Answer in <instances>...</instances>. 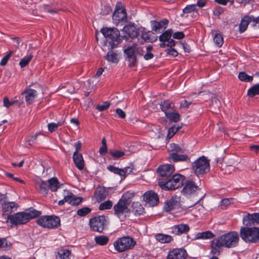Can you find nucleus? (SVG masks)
<instances>
[{
	"label": "nucleus",
	"mask_w": 259,
	"mask_h": 259,
	"mask_svg": "<svg viewBox=\"0 0 259 259\" xmlns=\"http://www.w3.org/2000/svg\"><path fill=\"white\" fill-rule=\"evenodd\" d=\"M239 241V235L237 232L232 231L225 233L213 239L211 243V252L218 254L222 247L232 248L236 246Z\"/></svg>",
	"instance_id": "f257e3e1"
},
{
	"label": "nucleus",
	"mask_w": 259,
	"mask_h": 259,
	"mask_svg": "<svg viewBox=\"0 0 259 259\" xmlns=\"http://www.w3.org/2000/svg\"><path fill=\"white\" fill-rule=\"evenodd\" d=\"M101 32L106 39L104 45L109 49H113L120 42V33L117 28L105 27L101 29Z\"/></svg>",
	"instance_id": "f03ea898"
},
{
	"label": "nucleus",
	"mask_w": 259,
	"mask_h": 259,
	"mask_svg": "<svg viewBox=\"0 0 259 259\" xmlns=\"http://www.w3.org/2000/svg\"><path fill=\"white\" fill-rule=\"evenodd\" d=\"M40 214L39 211L33 210L28 212H18L14 215L8 216V220L13 225H20L25 224L30 220L38 216Z\"/></svg>",
	"instance_id": "7ed1b4c3"
},
{
	"label": "nucleus",
	"mask_w": 259,
	"mask_h": 259,
	"mask_svg": "<svg viewBox=\"0 0 259 259\" xmlns=\"http://www.w3.org/2000/svg\"><path fill=\"white\" fill-rule=\"evenodd\" d=\"M240 237L246 243H255L259 242V228L256 227H242Z\"/></svg>",
	"instance_id": "20e7f679"
},
{
	"label": "nucleus",
	"mask_w": 259,
	"mask_h": 259,
	"mask_svg": "<svg viewBox=\"0 0 259 259\" xmlns=\"http://www.w3.org/2000/svg\"><path fill=\"white\" fill-rule=\"evenodd\" d=\"M200 190L193 182L188 181L183 189V192L187 196H192L193 197H197L194 204V205H195L205 197V194L204 193H201L199 194Z\"/></svg>",
	"instance_id": "39448f33"
},
{
	"label": "nucleus",
	"mask_w": 259,
	"mask_h": 259,
	"mask_svg": "<svg viewBox=\"0 0 259 259\" xmlns=\"http://www.w3.org/2000/svg\"><path fill=\"white\" fill-rule=\"evenodd\" d=\"M136 244V241L132 238L125 236L117 239L114 242L113 245L117 252H122L132 249Z\"/></svg>",
	"instance_id": "423d86ee"
},
{
	"label": "nucleus",
	"mask_w": 259,
	"mask_h": 259,
	"mask_svg": "<svg viewBox=\"0 0 259 259\" xmlns=\"http://www.w3.org/2000/svg\"><path fill=\"white\" fill-rule=\"evenodd\" d=\"M37 223L44 228L54 229L60 225V220L55 215L42 216L37 219Z\"/></svg>",
	"instance_id": "0eeeda50"
},
{
	"label": "nucleus",
	"mask_w": 259,
	"mask_h": 259,
	"mask_svg": "<svg viewBox=\"0 0 259 259\" xmlns=\"http://www.w3.org/2000/svg\"><path fill=\"white\" fill-rule=\"evenodd\" d=\"M192 166L194 172L197 176L206 173L209 170V160L204 156L195 161Z\"/></svg>",
	"instance_id": "6e6552de"
},
{
	"label": "nucleus",
	"mask_w": 259,
	"mask_h": 259,
	"mask_svg": "<svg viewBox=\"0 0 259 259\" xmlns=\"http://www.w3.org/2000/svg\"><path fill=\"white\" fill-rule=\"evenodd\" d=\"M130 204L121 199L114 206V214L120 219L122 220L130 214Z\"/></svg>",
	"instance_id": "1a4fd4ad"
},
{
	"label": "nucleus",
	"mask_w": 259,
	"mask_h": 259,
	"mask_svg": "<svg viewBox=\"0 0 259 259\" xmlns=\"http://www.w3.org/2000/svg\"><path fill=\"white\" fill-rule=\"evenodd\" d=\"M107 224V220L103 215L98 216L90 219V225L92 230L102 232Z\"/></svg>",
	"instance_id": "9d476101"
},
{
	"label": "nucleus",
	"mask_w": 259,
	"mask_h": 259,
	"mask_svg": "<svg viewBox=\"0 0 259 259\" xmlns=\"http://www.w3.org/2000/svg\"><path fill=\"white\" fill-rule=\"evenodd\" d=\"M112 19L114 23L118 24L120 22L126 20V13L121 3L117 4L116 9L113 14Z\"/></svg>",
	"instance_id": "9b49d317"
},
{
	"label": "nucleus",
	"mask_w": 259,
	"mask_h": 259,
	"mask_svg": "<svg viewBox=\"0 0 259 259\" xmlns=\"http://www.w3.org/2000/svg\"><path fill=\"white\" fill-rule=\"evenodd\" d=\"M181 198L177 196L172 197L165 202L164 209L166 211H170L172 210L179 208L181 206Z\"/></svg>",
	"instance_id": "f8f14e48"
},
{
	"label": "nucleus",
	"mask_w": 259,
	"mask_h": 259,
	"mask_svg": "<svg viewBox=\"0 0 259 259\" xmlns=\"http://www.w3.org/2000/svg\"><path fill=\"white\" fill-rule=\"evenodd\" d=\"M143 199L147 205L152 207L156 205L159 200L157 194L152 191L145 193L143 195Z\"/></svg>",
	"instance_id": "ddd939ff"
},
{
	"label": "nucleus",
	"mask_w": 259,
	"mask_h": 259,
	"mask_svg": "<svg viewBox=\"0 0 259 259\" xmlns=\"http://www.w3.org/2000/svg\"><path fill=\"white\" fill-rule=\"evenodd\" d=\"M123 52L126 56V58L130 62V65L134 66L136 62L135 45L133 44L127 47L124 46L123 47Z\"/></svg>",
	"instance_id": "4468645a"
},
{
	"label": "nucleus",
	"mask_w": 259,
	"mask_h": 259,
	"mask_svg": "<svg viewBox=\"0 0 259 259\" xmlns=\"http://www.w3.org/2000/svg\"><path fill=\"white\" fill-rule=\"evenodd\" d=\"M175 167L171 164H165L159 166L157 169L158 175L161 177H168L174 172Z\"/></svg>",
	"instance_id": "2eb2a0df"
},
{
	"label": "nucleus",
	"mask_w": 259,
	"mask_h": 259,
	"mask_svg": "<svg viewBox=\"0 0 259 259\" xmlns=\"http://www.w3.org/2000/svg\"><path fill=\"white\" fill-rule=\"evenodd\" d=\"M122 32L124 33L123 37L134 38L138 36L139 33L136 27L133 24H129L124 26Z\"/></svg>",
	"instance_id": "dca6fc26"
},
{
	"label": "nucleus",
	"mask_w": 259,
	"mask_h": 259,
	"mask_svg": "<svg viewBox=\"0 0 259 259\" xmlns=\"http://www.w3.org/2000/svg\"><path fill=\"white\" fill-rule=\"evenodd\" d=\"M18 205L15 202L4 201L2 204V210L5 215L10 214L14 211L17 210Z\"/></svg>",
	"instance_id": "f3484780"
},
{
	"label": "nucleus",
	"mask_w": 259,
	"mask_h": 259,
	"mask_svg": "<svg viewBox=\"0 0 259 259\" xmlns=\"http://www.w3.org/2000/svg\"><path fill=\"white\" fill-rule=\"evenodd\" d=\"M186 252L183 249H174L169 252L167 259H184Z\"/></svg>",
	"instance_id": "a211bd4d"
},
{
	"label": "nucleus",
	"mask_w": 259,
	"mask_h": 259,
	"mask_svg": "<svg viewBox=\"0 0 259 259\" xmlns=\"http://www.w3.org/2000/svg\"><path fill=\"white\" fill-rule=\"evenodd\" d=\"M23 95H24L27 103L31 104L37 96V93L36 90L28 88L23 92Z\"/></svg>",
	"instance_id": "6ab92c4d"
},
{
	"label": "nucleus",
	"mask_w": 259,
	"mask_h": 259,
	"mask_svg": "<svg viewBox=\"0 0 259 259\" xmlns=\"http://www.w3.org/2000/svg\"><path fill=\"white\" fill-rule=\"evenodd\" d=\"M105 58L108 62L116 64L119 60V54L118 51L111 49L107 52Z\"/></svg>",
	"instance_id": "aec40b11"
},
{
	"label": "nucleus",
	"mask_w": 259,
	"mask_h": 259,
	"mask_svg": "<svg viewBox=\"0 0 259 259\" xmlns=\"http://www.w3.org/2000/svg\"><path fill=\"white\" fill-rule=\"evenodd\" d=\"M190 228L187 224H181L173 226L171 228L172 232L176 235H180L189 231Z\"/></svg>",
	"instance_id": "412c9836"
},
{
	"label": "nucleus",
	"mask_w": 259,
	"mask_h": 259,
	"mask_svg": "<svg viewBox=\"0 0 259 259\" xmlns=\"http://www.w3.org/2000/svg\"><path fill=\"white\" fill-rule=\"evenodd\" d=\"M168 23V20L164 19L160 22L156 21H151V26L152 30L157 32L160 29L165 28Z\"/></svg>",
	"instance_id": "4be33fe9"
},
{
	"label": "nucleus",
	"mask_w": 259,
	"mask_h": 259,
	"mask_svg": "<svg viewBox=\"0 0 259 259\" xmlns=\"http://www.w3.org/2000/svg\"><path fill=\"white\" fill-rule=\"evenodd\" d=\"M56 253V259H70V251L66 248H59Z\"/></svg>",
	"instance_id": "5701e85b"
},
{
	"label": "nucleus",
	"mask_w": 259,
	"mask_h": 259,
	"mask_svg": "<svg viewBox=\"0 0 259 259\" xmlns=\"http://www.w3.org/2000/svg\"><path fill=\"white\" fill-rule=\"evenodd\" d=\"M36 187L41 194L45 195L48 194L49 189L48 181L46 182L42 180L37 181L36 183Z\"/></svg>",
	"instance_id": "b1692460"
},
{
	"label": "nucleus",
	"mask_w": 259,
	"mask_h": 259,
	"mask_svg": "<svg viewBox=\"0 0 259 259\" xmlns=\"http://www.w3.org/2000/svg\"><path fill=\"white\" fill-rule=\"evenodd\" d=\"M73 161L77 168L79 170L82 169L84 167V162L81 154H73Z\"/></svg>",
	"instance_id": "393cba45"
},
{
	"label": "nucleus",
	"mask_w": 259,
	"mask_h": 259,
	"mask_svg": "<svg viewBox=\"0 0 259 259\" xmlns=\"http://www.w3.org/2000/svg\"><path fill=\"white\" fill-rule=\"evenodd\" d=\"M213 237L214 234L211 232L207 231L196 233L194 236L193 240L208 239L212 238Z\"/></svg>",
	"instance_id": "a878e982"
},
{
	"label": "nucleus",
	"mask_w": 259,
	"mask_h": 259,
	"mask_svg": "<svg viewBox=\"0 0 259 259\" xmlns=\"http://www.w3.org/2000/svg\"><path fill=\"white\" fill-rule=\"evenodd\" d=\"M250 19L249 16H245L241 19L239 25V31L240 33L246 30L249 23H250Z\"/></svg>",
	"instance_id": "bb28decb"
},
{
	"label": "nucleus",
	"mask_w": 259,
	"mask_h": 259,
	"mask_svg": "<svg viewBox=\"0 0 259 259\" xmlns=\"http://www.w3.org/2000/svg\"><path fill=\"white\" fill-rule=\"evenodd\" d=\"M159 186L163 190H172L177 189L178 187H175L174 182L169 179L167 181H160L159 182Z\"/></svg>",
	"instance_id": "cd10ccee"
},
{
	"label": "nucleus",
	"mask_w": 259,
	"mask_h": 259,
	"mask_svg": "<svg viewBox=\"0 0 259 259\" xmlns=\"http://www.w3.org/2000/svg\"><path fill=\"white\" fill-rule=\"evenodd\" d=\"M108 193L105 188H99L95 192V195L98 200H102L106 198Z\"/></svg>",
	"instance_id": "c85d7f7f"
},
{
	"label": "nucleus",
	"mask_w": 259,
	"mask_h": 259,
	"mask_svg": "<svg viewBox=\"0 0 259 259\" xmlns=\"http://www.w3.org/2000/svg\"><path fill=\"white\" fill-rule=\"evenodd\" d=\"M49 189L52 191H56L59 188V183L56 178H52L48 181Z\"/></svg>",
	"instance_id": "c756f323"
},
{
	"label": "nucleus",
	"mask_w": 259,
	"mask_h": 259,
	"mask_svg": "<svg viewBox=\"0 0 259 259\" xmlns=\"http://www.w3.org/2000/svg\"><path fill=\"white\" fill-rule=\"evenodd\" d=\"M107 169L115 174L123 177L124 178L126 177V171L124 168H119L112 165H109L108 166Z\"/></svg>",
	"instance_id": "7c9ffc66"
},
{
	"label": "nucleus",
	"mask_w": 259,
	"mask_h": 259,
	"mask_svg": "<svg viewBox=\"0 0 259 259\" xmlns=\"http://www.w3.org/2000/svg\"><path fill=\"white\" fill-rule=\"evenodd\" d=\"M170 180L174 182L175 186L174 187L179 188L183 183L184 176L180 175H175Z\"/></svg>",
	"instance_id": "2f4dec72"
},
{
	"label": "nucleus",
	"mask_w": 259,
	"mask_h": 259,
	"mask_svg": "<svg viewBox=\"0 0 259 259\" xmlns=\"http://www.w3.org/2000/svg\"><path fill=\"white\" fill-rule=\"evenodd\" d=\"M155 238L157 241L162 243H168L172 240L171 236L163 234H157Z\"/></svg>",
	"instance_id": "473e14b6"
},
{
	"label": "nucleus",
	"mask_w": 259,
	"mask_h": 259,
	"mask_svg": "<svg viewBox=\"0 0 259 259\" xmlns=\"http://www.w3.org/2000/svg\"><path fill=\"white\" fill-rule=\"evenodd\" d=\"M179 153L172 152L169 154V158L174 161H184L187 158L186 155H180Z\"/></svg>",
	"instance_id": "72a5a7b5"
},
{
	"label": "nucleus",
	"mask_w": 259,
	"mask_h": 259,
	"mask_svg": "<svg viewBox=\"0 0 259 259\" xmlns=\"http://www.w3.org/2000/svg\"><path fill=\"white\" fill-rule=\"evenodd\" d=\"M142 37L143 39L147 41H154L157 39V37L152 32H145L142 34Z\"/></svg>",
	"instance_id": "f704fd0d"
},
{
	"label": "nucleus",
	"mask_w": 259,
	"mask_h": 259,
	"mask_svg": "<svg viewBox=\"0 0 259 259\" xmlns=\"http://www.w3.org/2000/svg\"><path fill=\"white\" fill-rule=\"evenodd\" d=\"M95 241L97 244L103 246L107 244L109 238L106 236L100 235L95 237Z\"/></svg>",
	"instance_id": "c9c22d12"
},
{
	"label": "nucleus",
	"mask_w": 259,
	"mask_h": 259,
	"mask_svg": "<svg viewBox=\"0 0 259 259\" xmlns=\"http://www.w3.org/2000/svg\"><path fill=\"white\" fill-rule=\"evenodd\" d=\"M165 116L168 118L171 121L177 122L180 120V115L177 112H166Z\"/></svg>",
	"instance_id": "e433bc0d"
},
{
	"label": "nucleus",
	"mask_w": 259,
	"mask_h": 259,
	"mask_svg": "<svg viewBox=\"0 0 259 259\" xmlns=\"http://www.w3.org/2000/svg\"><path fill=\"white\" fill-rule=\"evenodd\" d=\"M133 210L136 215L142 214L144 212V209L142 206L139 203H134L133 204Z\"/></svg>",
	"instance_id": "4c0bfd02"
},
{
	"label": "nucleus",
	"mask_w": 259,
	"mask_h": 259,
	"mask_svg": "<svg viewBox=\"0 0 259 259\" xmlns=\"http://www.w3.org/2000/svg\"><path fill=\"white\" fill-rule=\"evenodd\" d=\"M172 30L171 29H169L163 32L161 35L159 36V40L160 41H166L168 39H169L171 38V36L172 34Z\"/></svg>",
	"instance_id": "58836bf2"
},
{
	"label": "nucleus",
	"mask_w": 259,
	"mask_h": 259,
	"mask_svg": "<svg viewBox=\"0 0 259 259\" xmlns=\"http://www.w3.org/2000/svg\"><path fill=\"white\" fill-rule=\"evenodd\" d=\"M247 94L251 97L259 95V83L255 84L250 88L247 92Z\"/></svg>",
	"instance_id": "ea45409f"
},
{
	"label": "nucleus",
	"mask_w": 259,
	"mask_h": 259,
	"mask_svg": "<svg viewBox=\"0 0 259 259\" xmlns=\"http://www.w3.org/2000/svg\"><path fill=\"white\" fill-rule=\"evenodd\" d=\"M239 79L242 81L251 82L253 80V76L247 75L244 72H240L238 74Z\"/></svg>",
	"instance_id": "a19ab883"
},
{
	"label": "nucleus",
	"mask_w": 259,
	"mask_h": 259,
	"mask_svg": "<svg viewBox=\"0 0 259 259\" xmlns=\"http://www.w3.org/2000/svg\"><path fill=\"white\" fill-rule=\"evenodd\" d=\"M213 36V40L218 47H221L223 44V38L220 33H215L212 34Z\"/></svg>",
	"instance_id": "79ce46f5"
},
{
	"label": "nucleus",
	"mask_w": 259,
	"mask_h": 259,
	"mask_svg": "<svg viewBox=\"0 0 259 259\" xmlns=\"http://www.w3.org/2000/svg\"><path fill=\"white\" fill-rule=\"evenodd\" d=\"M33 57L32 54H29L23 58L19 62V65L21 68H24L30 62Z\"/></svg>",
	"instance_id": "37998d69"
},
{
	"label": "nucleus",
	"mask_w": 259,
	"mask_h": 259,
	"mask_svg": "<svg viewBox=\"0 0 259 259\" xmlns=\"http://www.w3.org/2000/svg\"><path fill=\"white\" fill-rule=\"evenodd\" d=\"M134 196V192L128 191L123 194L120 199L125 202H128V204H130L131 203V199L133 198Z\"/></svg>",
	"instance_id": "c03bdc74"
},
{
	"label": "nucleus",
	"mask_w": 259,
	"mask_h": 259,
	"mask_svg": "<svg viewBox=\"0 0 259 259\" xmlns=\"http://www.w3.org/2000/svg\"><path fill=\"white\" fill-rule=\"evenodd\" d=\"M109 153L114 159H118L125 155H127L125 151L117 150L110 151Z\"/></svg>",
	"instance_id": "a18cd8bd"
},
{
	"label": "nucleus",
	"mask_w": 259,
	"mask_h": 259,
	"mask_svg": "<svg viewBox=\"0 0 259 259\" xmlns=\"http://www.w3.org/2000/svg\"><path fill=\"white\" fill-rule=\"evenodd\" d=\"M160 106L162 110L164 112L165 114L166 112H168L167 110L169 109L173 108L172 104L169 101H164L160 104Z\"/></svg>",
	"instance_id": "49530a36"
},
{
	"label": "nucleus",
	"mask_w": 259,
	"mask_h": 259,
	"mask_svg": "<svg viewBox=\"0 0 259 259\" xmlns=\"http://www.w3.org/2000/svg\"><path fill=\"white\" fill-rule=\"evenodd\" d=\"M252 214H248V215L245 216L243 218V224L246 226H251L252 225H253V221L252 219Z\"/></svg>",
	"instance_id": "de8ad7c7"
},
{
	"label": "nucleus",
	"mask_w": 259,
	"mask_h": 259,
	"mask_svg": "<svg viewBox=\"0 0 259 259\" xmlns=\"http://www.w3.org/2000/svg\"><path fill=\"white\" fill-rule=\"evenodd\" d=\"M112 202L110 200L106 201L99 205V209L101 210L110 209L112 206Z\"/></svg>",
	"instance_id": "09e8293b"
},
{
	"label": "nucleus",
	"mask_w": 259,
	"mask_h": 259,
	"mask_svg": "<svg viewBox=\"0 0 259 259\" xmlns=\"http://www.w3.org/2000/svg\"><path fill=\"white\" fill-rule=\"evenodd\" d=\"M18 104L17 100L10 101L7 97H5L3 100V106L6 108H9L13 105Z\"/></svg>",
	"instance_id": "8fccbe9b"
},
{
	"label": "nucleus",
	"mask_w": 259,
	"mask_h": 259,
	"mask_svg": "<svg viewBox=\"0 0 259 259\" xmlns=\"http://www.w3.org/2000/svg\"><path fill=\"white\" fill-rule=\"evenodd\" d=\"M64 122H58L57 123H50L48 124V127L49 131L52 133L57 130L59 126H61L63 124Z\"/></svg>",
	"instance_id": "3c124183"
},
{
	"label": "nucleus",
	"mask_w": 259,
	"mask_h": 259,
	"mask_svg": "<svg viewBox=\"0 0 259 259\" xmlns=\"http://www.w3.org/2000/svg\"><path fill=\"white\" fill-rule=\"evenodd\" d=\"M91 211V209L88 207H84L79 209L77 211V215L80 217H84L89 214Z\"/></svg>",
	"instance_id": "603ef678"
},
{
	"label": "nucleus",
	"mask_w": 259,
	"mask_h": 259,
	"mask_svg": "<svg viewBox=\"0 0 259 259\" xmlns=\"http://www.w3.org/2000/svg\"><path fill=\"white\" fill-rule=\"evenodd\" d=\"M64 195L65 196V201L69 204H70V201H72V199H73L75 196L72 192L68 190H64Z\"/></svg>",
	"instance_id": "864d4df0"
},
{
	"label": "nucleus",
	"mask_w": 259,
	"mask_h": 259,
	"mask_svg": "<svg viewBox=\"0 0 259 259\" xmlns=\"http://www.w3.org/2000/svg\"><path fill=\"white\" fill-rule=\"evenodd\" d=\"M171 150L175 153H183L184 151V149L180 147L179 145L176 144L172 143L170 144Z\"/></svg>",
	"instance_id": "5fc2aeb1"
},
{
	"label": "nucleus",
	"mask_w": 259,
	"mask_h": 259,
	"mask_svg": "<svg viewBox=\"0 0 259 259\" xmlns=\"http://www.w3.org/2000/svg\"><path fill=\"white\" fill-rule=\"evenodd\" d=\"M251 25L256 28H259V16L254 17L253 16H249Z\"/></svg>",
	"instance_id": "6e6d98bb"
},
{
	"label": "nucleus",
	"mask_w": 259,
	"mask_h": 259,
	"mask_svg": "<svg viewBox=\"0 0 259 259\" xmlns=\"http://www.w3.org/2000/svg\"><path fill=\"white\" fill-rule=\"evenodd\" d=\"M13 54V51H10L9 54L6 55L1 60L0 62V65L1 66H5L7 64L8 60H9L10 57Z\"/></svg>",
	"instance_id": "4d7b16f0"
},
{
	"label": "nucleus",
	"mask_w": 259,
	"mask_h": 259,
	"mask_svg": "<svg viewBox=\"0 0 259 259\" xmlns=\"http://www.w3.org/2000/svg\"><path fill=\"white\" fill-rule=\"evenodd\" d=\"M196 10V5L192 4L188 5L183 10V12L185 13H189L192 11H194Z\"/></svg>",
	"instance_id": "13d9d810"
},
{
	"label": "nucleus",
	"mask_w": 259,
	"mask_h": 259,
	"mask_svg": "<svg viewBox=\"0 0 259 259\" xmlns=\"http://www.w3.org/2000/svg\"><path fill=\"white\" fill-rule=\"evenodd\" d=\"M109 106L110 103L104 102L103 104L97 106L96 109L100 111H103L108 108Z\"/></svg>",
	"instance_id": "bf43d9fd"
},
{
	"label": "nucleus",
	"mask_w": 259,
	"mask_h": 259,
	"mask_svg": "<svg viewBox=\"0 0 259 259\" xmlns=\"http://www.w3.org/2000/svg\"><path fill=\"white\" fill-rule=\"evenodd\" d=\"M177 132L176 126H173L171 127L168 131L167 137L169 139L171 138Z\"/></svg>",
	"instance_id": "052dcab7"
},
{
	"label": "nucleus",
	"mask_w": 259,
	"mask_h": 259,
	"mask_svg": "<svg viewBox=\"0 0 259 259\" xmlns=\"http://www.w3.org/2000/svg\"><path fill=\"white\" fill-rule=\"evenodd\" d=\"M211 105L214 106L215 109H219L220 107V102L216 97H213L212 98Z\"/></svg>",
	"instance_id": "680f3d73"
},
{
	"label": "nucleus",
	"mask_w": 259,
	"mask_h": 259,
	"mask_svg": "<svg viewBox=\"0 0 259 259\" xmlns=\"http://www.w3.org/2000/svg\"><path fill=\"white\" fill-rule=\"evenodd\" d=\"M82 200V198L80 197H76L74 196L73 199H72V201H70V204L72 205H77L79 204Z\"/></svg>",
	"instance_id": "e2e57ef3"
},
{
	"label": "nucleus",
	"mask_w": 259,
	"mask_h": 259,
	"mask_svg": "<svg viewBox=\"0 0 259 259\" xmlns=\"http://www.w3.org/2000/svg\"><path fill=\"white\" fill-rule=\"evenodd\" d=\"M166 53L173 57H176L178 55V52L174 49L170 48L165 50Z\"/></svg>",
	"instance_id": "0e129e2a"
},
{
	"label": "nucleus",
	"mask_w": 259,
	"mask_h": 259,
	"mask_svg": "<svg viewBox=\"0 0 259 259\" xmlns=\"http://www.w3.org/2000/svg\"><path fill=\"white\" fill-rule=\"evenodd\" d=\"M174 38L181 39L184 37L185 35L182 31L175 32L172 34Z\"/></svg>",
	"instance_id": "69168bd1"
},
{
	"label": "nucleus",
	"mask_w": 259,
	"mask_h": 259,
	"mask_svg": "<svg viewBox=\"0 0 259 259\" xmlns=\"http://www.w3.org/2000/svg\"><path fill=\"white\" fill-rule=\"evenodd\" d=\"M192 101H188L187 100H184L180 103V107L181 108L187 109L188 108L190 105L192 104Z\"/></svg>",
	"instance_id": "338daca9"
},
{
	"label": "nucleus",
	"mask_w": 259,
	"mask_h": 259,
	"mask_svg": "<svg viewBox=\"0 0 259 259\" xmlns=\"http://www.w3.org/2000/svg\"><path fill=\"white\" fill-rule=\"evenodd\" d=\"M232 200V198H230V199L226 198V199H223L221 201V205L222 206H224L225 207H226L231 204Z\"/></svg>",
	"instance_id": "774afa93"
}]
</instances>
